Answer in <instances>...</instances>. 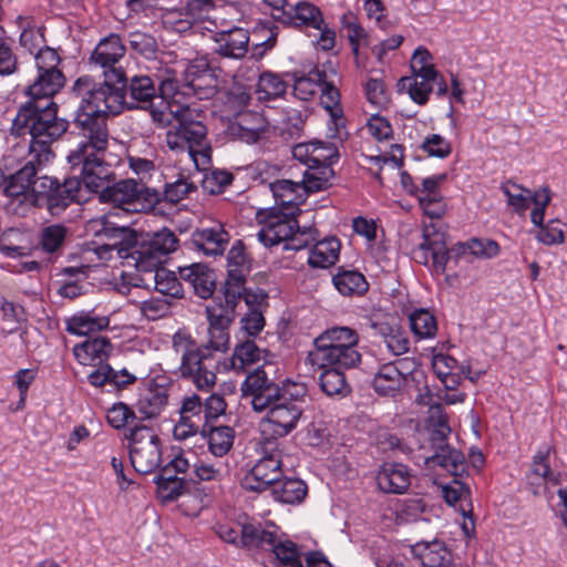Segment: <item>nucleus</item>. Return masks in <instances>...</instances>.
Instances as JSON below:
<instances>
[{"mask_svg":"<svg viewBox=\"0 0 567 567\" xmlns=\"http://www.w3.org/2000/svg\"><path fill=\"white\" fill-rule=\"evenodd\" d=\"M262 456L241 478V487L247 492L261 493L270 489L281 478L282 450L276 439H266L261 447Z\"/></svg>","mask_w":567,"mask_h":567,"instance_id":"nucleus-10","label":"nucleus"},{"mask_svg":"<svg viewBox=\"0 0 567 567\" xmlns=\"http://www.w3.org/2000/svg\"><path fill=\"white\" fill-rule=\"evenodd\" d=\"M431 461L447 471L453 476H461L466 468L464 454L449 444L435 447Z\"/></svg>","mask_w":567,"mask_h":567,"instance_id":"nucleus-49","label":"nucleus"},{"mask_svg":"<svg viewBox=\"0 0 567 567\" xmlns=\"http://www.w3.org/2000/svg\"><path fill=\"white\" fill-rule=\"evenodd\" d=\"M458 255L466 254L467 251L477 258H494L499 251L501 247L494 239L488 238H472L466 243L457 245Z\"/></svg>","mask_w":567,"mask_h":567,"instance_id":"nucleus-55","label":"nucleus"},{"mask_svg":"<svg viewBox=\"0 0 567 567\" xmlns=\"http://www.w3.org/2000/svg\"><path fill=\"white\" fill-rule=\"evenodd\" d=\"M331 179H275L270 189L280 209L258 212L257 218L262 225L258 233L259 240L266 247H272L280 243L287 244L293 230H298L297 216L301 214L299 208L309 194L324 190L332 186Z\"/></svg>","mask_w":567,"mask_h":567,"instance_id":"nucleus-2","label":"nucleus"},{"mask_svg":"<svg viewBox=\"0 0 567 567\" xmlns=\"http://www.w3.org/2000/svg\"><path fill=\"white\" fill-rule=\"evenodd\" d=\"M123 80L105 79L97 82L90 75L80 76L72 91L80 100L73 124L83 141L68 155L70 177H114L96 152L107 146V116L118 115L124 110Z\"/></svg>","mask_w":567,"mask_h":567,"instance_id":"nucleus-1","label":"nucleus"},{"mask_svg":"<svg viewBox=\"0 0 567 567\" xmlns=\"http://www.w3.org/2000/svg\"><path fill=\"white\" fill-rule=\"evenodd\" d=\"M216 85L217 76L207 56L196 58L188 63L185 70L186 94L192 92L198 100H207Z\"/></svg>","mask_w":567,"mask_h":567,"instance_id":"nucleus-23","label":"nucleus"},{"mask_svg":"<svg viewBox=\"0 0 567 567\" xmlns=\"http://www.w3.org/2000/svg\"><path fill=\"white\" fill-rule=\"evenodd\" d=\"M252 261L244 241L235 240L227 254V277L220 287L228 298L240 297V293L251 290L246 282L252 269Z\"/></svg>","mask_w":567,"mask_h":567,"instance_id":"nucleus-17","label":"nucleus"},{"mask_svg":"<svg viewBox=\"0 0 567 567\" xmlns=\"http://www.w3.org/2000/svg\"><path fill=\"white\" fill-rule=\"evenodd\" d=\"M316 370H321L319 375V384L321 390L328 396H346L351 392V388L347 382L344 371L350 368H339V367H327V368H315Z\"/></svg>","mask_w":567,"mask_h":567,"instance_id":"nucleus-45","label":"nucleus"},{"mask_svg":"<svg viewBox=\"0 0 567 567\" xmlns=\"http://www.w3.org/2000/svg\"><path fill=\"white\" fill-rule=\"evenodd\" d=\"M441 179H401L402 188L417 198L423 213L431 218H441L445 204L440 189Z\"/></svg>","mask_w":567,"mask_h":567,"instance_id":"nucleus-22","label":"nucleus"},{"mask_svg":"<svg viewBox=\"0 0 567 567\" xmlns=\"http://www.w3.org/2000/svg\"><path fill=\"white\" fill-rule=\"evenodd\" d=\"M240 540L246 549L271 553L275 567H303L300 547L286 534H279L275 525L269 529L261 524H244Z\"/></svg>","mask_w":567,"mask_h":567,"instance_id":"nucleus-6","label":"nucleus"},{"mask_svg":"<svg viewBox=\"0 0 567 567\" xmlns=\"http://www.w3.org/2000/svg\"><path fill=\"white\" fill-rule=\"evenodd\" d=\"M230 240V234L223 224L198 228L192 234L196 250L208 257L223 256Z\"/></svg>","mask_w":567,"mask_h":567,"instance_id":"nucleus-29","label":"nucleus"},{"mask_svg":"<svg viewBox=\"0 0 567 567\" xmlns=\"http://www.w3.org/2000/svg\"><path fill=\"white\" fill-rule=\"evenodd\" d=\"M43 165L38 163L37 153H31V158L28 161L8 153L0 161V177H37Z\"/></svg>","mask_w":567,"mask_h":567,"instance_id":"nucleus-42","label":"nucleus"},{"mask_svg":"<svg viewBox=\"0 0 567 567\" xmlns=\"http://www.w3.org/2000/svg\"><path fill=\"white\" fill-rule=\"evenodd\" d=\"M413 71L412 78L423 79V81H432L436 84L435 95L439 99L446 96L449 86L444 76L435 69L434 64H426L417 66L411 64Z\"/></svg>","mask_w":567,"mask_h":567,"instance_id":"nucleus-64","label":"nucleus"},{"mask_svg":"<svg viewBox=\"0 0 567 567\" xmlns=\"http://www.w3.org/2000/svg\"><path fill=\"white\" fill-rule=\"evenodd\" d=\"M265 349L256 344L255 339H238L230 359L234 370L250 372L252 365L259 363L264 358Z\"/></svg>","mask_w":567,"mask_h":567,"instance_id":"nucleus-41","label":"nucleus"},{"mask_svg":"<svg viewBox=\"0 0 567 567\" xmlns=\"http://www.w3.org/2000/svg\"><path fill=\"white\" fill-rule=\"evenodd\" d=\"M410 328L417 340L434 338L437 333V319L426 308H417L409 315Z\"/></svg>","mask_w":567,"mask_h":567,"instance_id":"nucleus-48","label":"nucleus"},{"mask_svg":"<svg viewBox=\"0 0 567 567\" xmlns=\"http://www.w3.org/2000/svg\"><path fill=\"white\" fill-rule=\"evenodd\" d=\"M213 9V0H187L184 8L185 19L176 20L174 29L177 32L186 31L193 23L205 20Z\"/></svg>","mask_w":567,"mask_h":567,"instance_id":"nucleus-50","label":"nucleus"},{"mask_svg":"<svg viewBox=\"0 0 567 567\" xmlns=\"http://www.w3.org/2000/svg\"><path fill=\"white\" fill-rule=\"evenodd\" d=\"M429 426L432 447L447 445L446 441L451 433V427L449 417L443 413L440 405L432 408L431 415L429 416Z\"/></svg>","mask_w":567,"mask_h":567,"instance_id":"nucleus-52","label":"nucleus"},{"mask_svg":"<svg viewBox=\"0 0 567 567\" xmlns=\"http://www.w3.org/2000/svg\"><path fill=\"white\" fill-rule=\"evenodd\" d=\"M553 447L547 446L545 450H539L534 456L532 462V474L540 477L546 484L556 486L561 483L560 473H554L549 464V455Z\"/></svg>","mask_w":567,"mask_h":567,"instance_id":"nucleus-56","label":"nucleus"},{"mask_svg":"<svg viewBox=\"0 0 567 567\" xmlns=\"http://www.w3.org/2000/svg\"><path fill=\"white\" fill-rule=\"evenodd\" d=\"M154 279L155 289L161 295L172 298H183V285L179 278L176 277L175 272L165 268H159L155 270Z\"/></svg>","mask_w":567,"mask_h":567,"instance_id":"nucleus-57","label":"nucleus"},{"mask_svg":"<svg viewBox=\"0 0 567 567\" xmlns=\"http://www.w3.org/2000/svg\"><path fill=\"white\" fill-rule=\"evenodd\" d=\"M50 184H41L42 192H38L34 198V206L45 207L52 216H59L72 203H85L91 199L87 185L81 184L86 179H49Z\"/></svg>","mask_w":567,"mask_h":567,"instance_id":"nucleus-13","label":"nucleus"},{"mask_svg":"<svg viewBox=\"0 0 567 567\" xmlns=\"http://www.w3.org/2000/svg\"><path fill=\"white\" fill-rule=\"evenodd\" d=\"M324 79L321 81L319 91L320 104L328 112L329 136L343 141L348 138L347 118L341 105V93L337 84L338 73L331 61H327Z\"/></svg>","mask_w":567,"mask_h":567,"instance_id":"nucleus-15","label":"nucleus"},{"mask_svg":"<svg viewBox=\"0 0 567 567\" xmlns=\"http://www.w3.org/2000/svg\"><path fill=\"white\" fill-rule=\"evenodd\" d=\"M502 192L507 198V205L517 214H524L530 206V196L533 190L524 188L512 179H507L501 186Z\"/></svg>","mask_w":567,"mask_h":567,"instance_id":"nucleus-53","label":"nucleus"},{"mask_svg":"<svg viewBox=\"0 0 567 567\" xmlns=\"http://www.w3.org/2000/svg\"><path fill=\"white\" fill-rule=\"evenodd\" d=\"M136 420L135 411L123 402L114 403L106 411V421L115 430H124Z\"/></svg>","mask_w":567,"mask_h":567,"instance_id":"nucleus-62","label":"nucleus"},{"mask_svg":"<svg viewBox=\"0 0 567 567\" xmlns=\"http://www.w3.org/2000/svg\"><path fill=\"white\" fill-rule=\"evenodd\" d=\"M290 390L280 396V401L271 404L266 411L264 425L275 437H285L291 433L303 413V398L306 396V388L299 384H292Z\"/></svg>","mask_w":567,"mask_h":567,"instance_id":"nucleus-11","label":"nucleus"},{"mask_svg":"<svg viewBox=\"0 0 567 567\" xmlns=\"http://www.w3.org/2000/svg\"><path fill=\"white\" fill-rule=\"evenodd\" d=\"M56 111L52 100H28L19 107L12 122V131L17 135L30 134V153H37L39 164H45L53 157L50 144L69 128V122L59 118Z\"/></svg>","mask_w":567,"mask_h":567,"instance_id":"nucleus-3","label":"nucleus"},{"mask_svg":"<svg viewBox=\"0 0 567 567\" xmlns=\"http://www.w3.org/2000/svg\"><path fill=\"white\" fill-rule=\"evenodd\" d=\"M179 278L189 284L195 293L202 299L213 297L216 291L215 271L202 264L179 267Z\"/></svg>","mask_w":567,"mask_h":567,"instance_id":"nucleus-32","label":"nucleus"},{"mask_svg":"<svg viewBox=\"0 0 567 567\" xmlns=\"http://www.w3.org/2000/svg\"><path fill=\"white\" fill-rule=\"evenodd\" d=\"M413 363L410 359L403 358L381 364L371 383L373 390L381 396L401 395L409 384V377L412 373L410 364Z\"/></svg>","mask_w":567,"mask_h":567,"instance_id":"nucleus-20","label":"nucleus"},{"mask_svg":"<svg viewBox=\"0 0 567 567\" xmlns=\"http://www.w3.org/2000/svg\"><path fill=\"white\" fill-rule=\"evenodd\" d=\"M8 182L4 186V193L9 197L18 198L20 203L30 202L34 205V198L38 196L34 186L39 179H4Z\"/></svg>","mask_w":567,"mask_h":567,"instance_id":"nucleus-59","label":"nucleus"},{"mask_svg":"<svg viewBox=\"0 0 567 567\" xmlns=\"http://www.w3.org/2000/svg\"><path fill=\"white\" fill-rule=\"evenodd\" d=\"M136 237V234L128 227H118L111 221L103 233V239L95 241L99 245L95 250L99 255L105 251L116 250L120 258L134 259Z\"/></svg>","mask_w":567,"mask_h":567,"instance_id":"nucleus-27","label":"nucleus"},{"mask_svg":"<svg viewBox=\"0 0 567 567\" xmlns=\"http://www.w3.org/2000/svg\"><path fill=\"white\" fill-rule=\"evenodd\" d=\"M432 370L446 390H456L460 385V375L463 373L461 364L449 354H434Z\"/></svg>","mask_w":567,"mask_h":567,"instance_id":"nucleus-43","label":"nucleus"},{"mask_svg":"<svg viewBox=\"0 0 567 567\" xmlns=\"http://www.w3.org/2000/svg\"><path fill=\"white\" fill-rule=\"evenodd\" d=\"M65 83V76L62 71L38 72L34 82L28 86L25 93L29 100H52V96L58 93Z\"/></svg>","mask_w":567,"mask_h":567,"instance_id":"nucleus-39","label":"nucleus"},{"mask_svg":"<svg viewBox=\"0 0 567 567\" xmlns=\"http://www.w3.org/2000/svg\"><path fill=\"white\" fill-rule=\"evenodd\" d=\"M267 300L268 295L261 289H251L240 293V306L237 309V315H240L244 308L246 309L239 321L243 338L256 339L264 330L266 326L264 311L268 307Z\"/></svg>","mask_w":567,"mask_h":567,"instance_id":"nucleus-21","label":"nucleus"},{"mask_svg":"<svg viewBox=\"0 0 567 567\" xmlns=\"http://www.w3.org/2000/svg\"><path fill=\"white\" fill-rule=\"evenodd\" d=\"M442 493L445 502L461 512L463 516L472 514L471 489L465 483L455 478L450 484L443 486Z\"/></svg>","mask_w":567,"mask_h":567,"instance_id":"nucleus-46","label":"nucleus"},{"mask_svg":"<svg viewBox=\"0 0 567 567\" xmlns=\"http://www.w3.org/2000/svg\"><path fill=\"white\" fill-rule=\"evenodd\" d=\"M143 185L136 179H118L115 184L104 187L100 193L102 203H112L125 210H138Z\"/></svg>","mask_w":567,"mask_h":567,"instance_id":"nucleus-26","label":"nucleus"},{"mask_svg":"<svg viewBox=\"0 0 567 567\" xmlns=\"http://www.w3.org/2000/svg\"><path fill=\"white\" fill-rule=\"evenodd\" d=\"M177 124L174 132H168L167 143L171 148H186L187 151L207 143V128L203 123V113L189 104H168Z\"/></svg>","mask_w":567,"mask_h":567,"instance_id":"nucleus-9","label":"nucleus"},{"mask_svg":"<svg viewBox=\"0 0 567 567\" xmlns=\"http://www.w3.org/2000/svg\"><path fill=\"white\" fill-rule=\"evenodd\" d=\"M110 322V317L99 313L96 309L81 310L65 319V330L70 334L87 336L106 330Z\"/></svg>","mask_w":567,"mask_h":567,"instance_id":"nucleus-34","label":"nucleus"},{"mask_svg":"<svg viewBox=\"0 0 567 567\" xmlns=\"http://www.w3.org/2000/svg\"><path fill=\"white\" fill-rule=\"evenodd\" d=\"M292 156L308 167L302 173V177H317L315 174H310L309 169H321L322 175L329 171L333 176L332 165L340 158L336 144L323 141L299 143L292 147Z\"/></svg>","mask_w":567,"mask_h":567,"instance_id":"nucleus-18","label":"nucleus"},{"mask_svg":"<svg viewBox=\"0 0 567 567\" xmlns=\"http://www.w3.org/2000/svg\"><path fill=\"white\" fill-rule=\"evenodd\" d=\"M172 347L181 354L179 373L192 381L198 390L208 391L216 384V373L220 358L209 344H197L186 329L177 330L172 338Z\"/></svg>","mask_w":567,"mask_h":567,"instance_id":"nucleus-4","label":"nucleus"},{"mask_svg":"<svg viewBox=\"0 0 567 567\" xmlns=\"http://www.w3.org/2000/svg\"><path fill=\"white\" fill-rule=\"evenodd\" d=\"M359 333L355 329L336 326L326 329L313 340V349L307 354L312 368H357L361 362Z\"/></svg>","mask_w":567,"mask_h":567,"instance_id":"nucleus-5","label":"nucleus"},{"mask_svg":"<svg viewBox=\"0 0 567 567\" xmlns=\"http://www.w3.org/2000/svg\"><path fill=\"white\" fill-rule=\"evenodd\" d=\"M420 247L431 254L433 268L436 274H443L451 259L450 251L442 243L430 239L426 231L423 233V241Z\"/></svg>","mask_w":567,"mask_h":567,"instance_id":"nucleus-61","label":"nucleus"},{"mask_svg":"<svg viewBox=\"0 0 567 567\" xmlns=\"http://www.w3.org/2000/svg\"><path fill=\"white\" fill-rule=\"evenodd\" d=\"M133 468L142 474L154 473L162 463V441L155 430L142 423L133 424L124 433Z\"/></svg>","mask_w":567,"mask_h":567,"instance_id":"nucleus-7","label":"nucleus"},{"mask_svg":"<svg viewBox=\"0 0 567 567\" xmlns=\"http://www.w3.org/2000/svg\"><path fill=\"white\" fill-rule=\"evenodd\" d=\"M402 83L408 89L411 100L419 105H425L429 102L430 94L436 91L434 82L423 81V79L403 78Z\"/></svg>","mask_w":567,"mask_h":567,"instance_id":"nucleus-60","label":"nucleus"},{"mask_svg":"<svg viewBox=\"0 0 567 567\" xmlns=\"http://www.w3.org/2000/svg\"><path fill=\"white\" fill-rule=\"evenodd\" d=\"M289 390L290 386H280L275 367L269 362H264L248 372L241 384L243 395L251 398V406L256 412L266 411L271 404L280 401V396Z\"/></svg>","mask_w":567,"mask_h":567,"instance_id":"nucleus-12","label":"nucleus"},{"mask_svg":"<svg viewBox=\"0 0 567 567\" xmlns=\"http://www.w3.org/2000/svg\"><path fill=\"white\" fill-rule=\"evenodd\" d=\"M269 122L259 112L245 111L227 126L228 135L247 144H255L267 137Z\"/></svg>","mask_w":567,"mask_h":567,"instance_id":"nucleus-25","label":"nucleus"},{"mask_svg":"<svg viewBox=\"0 0 567 567\" xmlns=\"http://www.w3.org/2000/svg\"><path fill=\"white\" fill-rule=\"evenodd\" d=\"M178 245L176 235L164 228L145 240L136 239V249L134 250V260L137 269L146 271L156 268L162 258L174 251Z\"/></svg>","mask_w":567,"mask_h":567,"instance_id":"nucleus-19","label":"nucleus"},{"mask_svg":"<svg viewBox=\"0 0 567 567\" xmlns=\"http://www.w3.org/2000/svg\"><path fill=\"white\" fill-rule=\"evenodd\" d=\"M341 30L346 32L351 52L355 59L359 56L360 45L365 43L368 33L360 24L358 17L352 11H347L340 19Z\"/></svg>","mask_w":567,"mask_h":567,"instance_id":"nucleus-51","label":"nucleus"},{"mask_svg":"<svg viewBox=\"0 0 567 567\" xmlns=\"http://www.w3.org/2000/svg\"><path fill=\"white\" fill-rule=\"evenodd\" d=\"M113 344L107 337L89 338L73 348L75 360L82 365H101L107 361Z\"/></svg>","mask_w":567,"mask_h":567,"instance_id":"nucleus-31","label":"nucleus"},{"mask_svg":"<svg viewBox=\"0 0 567 567\" xmlns=\"http://www.w3.org/2000/svg\"><path fill=\"white\" fill-rule=\"evenodd\" d=\"M123 89L124 107L133 109H150L153 101L158 99L157 87L154 80L147 74H134L128 76L124 71ZM159 99H162L159 96Z\"/></svg>","mask_w":567,"mask_h":567,"instance_id":"nucleus-24","label":"nucleus"},{"mask_svg":"<svg viewBox=\"0 0 567 567\" xmlns=\"http://www.w3.org/2000/svg\"><path fill=\"white\" fill-rule=\"evenodd\" d=\"M427 509L424 498L415 495L401 502L398 509V518L404 523L416 522L422 518Z\"/></svg>","mask_w":567,"mask_h":567,"instance_id":"nucleus-63","label":"nucleus"},{"mask_svg":"<svg viewBox=\"0 0 567 567\" xmlns=\"http://www.w3.org/2000/svg\"><path fill=\"white\" fill-rule=\"evenodd\" d=\"M200 435L207 441L208 451L216 457H223L233 449L236 433L229 425L208 423Z\"/></svg>","mask_w":567,"mask_h":567,"instance_id":"nucleus-37","label":"nucleus"},{"mask_svg":"<svg viewBox=\"0 0 567 567\" xmlns=\"http://www.w3.org/2000/svg\"><path fill=\"white\" fill-rule=\"evenodd\" d=\"M341 243L337 237L316 241L310 250L308 264L312 268H328L334 265L340 255Z\"/></svg>","mask_w":567,"mask_h":567,"instance_id":"nucleus-44","label":"nucleus"},{"mask_svg":"<svg viewBox=\"0 0 567 567\" xmlns=\"http://www.w3.org/2000/svg\"><path fill=\"white\" fill-rule=\"evenodd\" d=\"M210 99H213L215 112L230 122L231 117L236 118L239 114L245 112L250 101V94L241 86L218 90L216 85L215 92L210 95Z\"/></svg>","mask_w":567,"mask_h":567,"instance_id":"nucleus-28","label":"nucleus"},{"mask_svg":"<svg viewBox=\"0 0 567 567\" xmlns=\"http://www.w3.org/2000/svg\"><path fill=\"white\" fill-rule=\"evenodd\" d=\"M272 497L284 504H300L308 494V485L298 477L282 474L270 488Z\"/></svg>","mask_w":567,"mask_h":567,"instance_id":"nucleus-40","label":"nucleus"},{"mask_svg":"<svg viewBox=\"0 0 567 567\" xmlns=\"http://www.w3.org/2000/svg\"><path fill=\"white\" fill-rule=\"evenodd\" d=\"M216 52L226 58L241 59L248 52L249 34L243 28L219 31L215 35Z\"/></svg>","mask_w":567,"mask_h":567,"instance_id":"nucleus-35","label":"nucleus"},{"mask_svg":"<svg viewBox=\"0 0 567 567\" xmlns=\"http://www.w3.org/2000/svg\"><path fill=\"white\" fill-rule=\"evenodd\" d=\"M217 301L213 306L206 308L208 319V341L206 342L215 349V351L225 352L229 347V328L237 315L240 306V297L228 298L227 295L219 289L215 297Z\"/></svg>","mask_w":567,"mask_h":567,"instance_id":"nucleus-14","label":"nucleus"},{"mask_svg":"<svg viewBox=\"0 0 567 567\" xmlns=\"http://www.w3.org/2000/svg\"><path fill=\"white\" fill-rule=\"evenodd\" d=\"M286 90L287 83L278 74L264 72L259 75L256 91L259 100H275L284 95Z\"/></svg>","mask_w":567,"mask_h":567,"instance_id":"nucleus-54","label":"nucleus"},{"mask_svg":"<svg viewBox=\"0 0 567 567\" xmlns=\"http://www.w3.org/2000/svg\"><path fill=\"white\" fill-rule=\"evenodd\" d=\"M126 54V45L123 39L116 33H110L102 38L90 55V64L100 69L103 78L124 80V69L121 62Z\"/></svg>","mask_w":567,"mask_h":567,"instance_id":"nucleus-16","label":"nucleus"},{"mask_svg":"<svg viewBox=\"0 0 567 567\" xmlns=\"http://www.w3.org/2000/svg\"><path fill=\"white\" fill-rule=\"evenodd\" d=\"M413 556L423 567H443L451 560V553L444 542H419L412 546Z\"/></svg>","mask_w":567,"mask_h":567,"instance_id":"nucleus-38","label":"nucleus"},{"mask_svg":"<svg viewBox=\"0 0 567 567\" xmlns=\"http://www.w3.org/2000/svg\"><path fill=\"white\" fill-rule=\"evenodd\" d=\"M168 403V389L165 385L151 381L141 390L136 409L142 420L157 417Z\"/></svg>","mask_w":567,"mask_h":567,"instance_id":"nucleus-33","label":"nucleus"},{"mask_svg":"<svg viewBox=\"0 0 567 567\" xmlns=\"http://www.w3.org/2000/svg\"><path fill=\"white\" fill-rule=\"evenodd\" d=\"M279 23L299 31H319L316 44L322 51H331L336 45V31L326 23L320 8L311 2L298 1L288 6L279 16Z\"/></svg>","mask_w":567,"mask_h":567,"instance_id":"nucleus-8","label":"nucleus"},{"mask_svg":"<svg viewBox=\"0 0 567 567\" xmlns=\"http://www.w3.org/2000/svg\"><path fill=\"white\" fill-rule=\"evenodd\" d=\"M66 238V228L63 225H50L41 231V249L50 255H59Z\"/></svg>","mask_w":567,"mask_h":567,"instance_id":"nucleus-58","label":"nucleus"},{"mask_svg":"<svg viewBox=\"0 0 567 567\" xmlns=\"http://www.w3.org/2000/svg\"><path fill=\"white\" fill-rule=\"evenodd\" d=\"M327 66V62L316 65L306 75L297 78L293 84V95L301 101L311 100L319 91Z\"/></svg>","mask_w":567,"mask_h":567,"instance_id":"nucleus-47","label":"nucleus"},{"mask_svg":"<svg viewBox=\"0 0 567 567\" xmlns=\"http://www.w3.org/2000/svg\"><path fill=\"white\" fill-rule=\"evenodd\" d=\"M332 284L338 292L344 297H362L369 290L365 276L358 269L339 266L332 276Z\"/></svg>","mask_w":567,"mask_h":567,"instance_id":"nucleus-36","label":"nucleus"},{"mask_svg":"<svg viewBox=\"0 0 567 567\" xmlns=\"http://www.w3.org/2000/svg\"><path fill=\"white\" fill-rule=\"evenodd\" d=\"M378 487L385 494H403L411 485L410 468L395 462H384L375 476Z\"/></svg>","mask_w":567,"mask_h":567,"instance_id":"nucleus-30","label":"nucleus"}]
</instances>
